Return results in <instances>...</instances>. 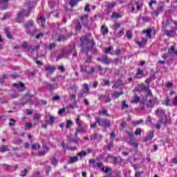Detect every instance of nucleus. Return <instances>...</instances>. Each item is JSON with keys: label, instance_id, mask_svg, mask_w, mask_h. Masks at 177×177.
<instances>
[{"label": "nucleus", "instance_id": "nucleus-37", "mask_svg": "<svg viewBox=\"0 0 177 177\" xmlns=\"http://www.w3.org/2000/svg\"><path fill=\"white\" fill-rule=\"evenodd\" d=\"M90 43L91 44V46L90 48H87L86 50V55H88V52H91V50L92 49V48H93V46H95V41H93V39L91 40Z\"/></svg>", "mask_w": 177, "mask_h": 177}, {"label": "nucleus", "instance_id": "nucleus-54", "mask_svg": "<svg viewBox=\"0 0 177 177\" xmlns=\"http://www.w3.org/2000/svg\"><path fill=\"white\" fill-rule=\"evenodd\" d=\"M127 37L128 38V39H131V38H132V31L131 30L127 31Z\"/></svg>", "mask_w": 177, "mask_h": 177}, {"label": "nucleus", "instance_id": "nucleus-50", "mask_svg": "<svg viewBox=\"0 0 177 177\" xmlns=\"http://www.w3.org/2000/svg\"><path fill=\"white\" fill-rule=\"evenodd\" d=\"M37 147L38 149H41V145L39 144H34L32 145V150H37Z\"/></svg>", "mask_w": 177, "mask_h": 177}, {"label": "nucleus", "instance_id": "nucleus-59", "mask_svg": "<svg viewBox=\"0 0 177 177\" xmlns=\"http://www.w3.org/2000/svg\"><path fill=\"white\" fill-rule=\"evenodd\" d=\"M9 17H10V14L9 13H6L4 14V15L3 16V18L1 20H6V19H9Z\"/></svg>", "mask_w": 177, "mask_h": 177}, {"label": "nucleus", "instance_id": "nucleus-29", "mask_svg": "<svg viewBox=\"0 0 177 177\" xmlns=\"http://www.w3.org/2000/svg\"><path fill=\"white\" fill-rule=\"evenodd\" d=\"M111 17V19H121V17H122V15L118 14V12H113Z\"/></svg>", "mask_w": 177, "mask_h": 177}, {"label": "nucleus", "instance_id": "nucleus-13", "mask_svg": "<svg viewBox=\"0 0 177 177\" xmlns=\"http://www.w3.org/2000/svg\"><path fill=\"white\" fill-rule=\"evenodd\" d=\"M23 48H26V49H28V50H31V52H34V50H36V49H39V46H28V44H27V43H24L23 44Z\"/></svg>", "mask_w": 177, "mask_h": 177}, {"label": "nucleus", "instance_id": "nucleus-48", "mask_svg": "<svg viewBox=\"0 0 177 177\" xmlns=\"http://www.w3.org/2000/svg\"><path fill=\"white\" fill-rule=\"evenodd\" d=\"M4 32H6V35L7 38L10 39V38H12V35L10 34V32H9V30H8V29H4Z\"/></svg>", "mask_w": 177, "mask_h": 177}, {"label": "nucleus", "instance_id": "nucleus-26", "mask_svg": "<svg viewBox=\"0 0 177 177\" xmlns=\"http://www.w3.org/2000/svg\"><path fill=\"white\" fill-rule=\"evenodd\" d=\"M101 32L103 35H106V34H109V28L106 27L105 25H102L101 27Z\"/></svg>", "mask_w": 177, "mask_h": 177}, {"label": "nucleus", "instance_id": "nucleus-51", "mask_svg": "<svg viewBox=\"0 0 177 177\" xmlns=\"http://www.w3.org/2000/svg\"><path fill=\"white\" fill-rule=\"evenodd\" d=\"M72 125H73V121L68 120L67 122H66V129H68L71 128Z\"/></svg>", "mask_w": 177, "mask_h": 177}, {"label": "nucleus", "instance_id": "nucleus-12", "mask_svg": "<svg viewBox=\"0 0 177 177\" xmlns=\"http://www.w3.org/2000/svg\"><path fill=\"white\" fill-rule=\"evenodd\" d=\"M88 19H89V16H88L86 14H84L80 17V20L83 26H88Z\"/></svg>", "mask_w": 177, "mask_h": 177}, {"label": "nucleus", "instance_id": "nucleus-33", "mask_svg": "<svg viewBox=\"0 0 177 177\" xmlns=\"http://www.w3.org/2000/svg\"><path fill=\"white\" fill-rule=\"evenodd\" d=\"M122 95H124V91H121V92L114 91L113 96H114L115 99H118V97H120V96H121Z\"/></svg>", "mask_w": 177, "mask_h": 177}, {"label": "nucleus", "instance_id": "nucleus-30", "mask_svg": "<svg viewBox=\"0 0 177 177\" xmlns=\"http://www.w3.org/2000/svg\"><path fill=\"white\" fill-rule=\"evenodd\" d=\"M53 122H55V117L52 115H50L49 120H46V123L48 125H53Z\"/></svg>", "mask_w": 177, "mask_h": 177}, {"label": "nucleus", "instance_id": "nucleus-39", "mask_svg": "<svg viewBox=\"0 0 177 177\" xmlns=\"http://www.w3.org/2000/svg\"><path fill=\"white\" fill-rule=\"evenodd\" d=\"M84 132H85L84 128L77 129L75 133V136H77L78 133H84Z\"/></svg>", "mask_w": 177, "mask_h": 177}, {"label": "nucleus", "instance_id": "nucleus-20", "mask_svg": "<svg viewBox=\"0 0 177 177\" xmlns=\"http://www.w3.org/2000/svg\"><path fill=\"white\" fill-rule=\"evenodd\" d=\"M12 86L17 88L19 92H21L23 91V82H19V84H13Z\"/></svg>", "mask_w": 177, "mask_h": 177}, {"label": "nucleus", "instance_id": "nucleus-56", "mask_svg": "<svg viewBox=\"0 0 177 177\" xmlns=\"http://www.w3.org/2000/svg\"><path fill=\"white\" fill-rule=\"evenodd\" d=\"M166 106H172L173 104L171 102V100L169 98H167L165 101Z\"/></svg>", "mask_w": 177, "mask_h": 177}, {"label": "nucleus", "instance_id": "nucleus-23", "mask_svg": "<svg viewBox=\"0 0 177 177\" xmlns=\"http://www.w3.org/2000/svg\"><path fill=\"white\" fill-rule=\"evenodd\" d=\"M165 35L167 37H175L176 35V32H175V30H167L165 32Z\"/></svg>", "mask_w": 177, "mask_h": 177}, {"label": "nucleus", "instance_id": "nucleus-46", "mask_svg": "<svg viewBox=\"0 0 177 177\" xmlns=\"http://www.w3.org/2000/svg\"><path fill=\"white\" fill-rule=\"evenodd\" d=\"M79 1H80V0H71L70 5L73 8V7L75 6V5H77Z\"/></svg>", "mask_w": 177, "mask_h": 177}, {"label": "nucleus", "instance_id": "nucleus-40", "mask_svg": "<svg viewBox=\"0 0 177 177\" xmlns=\"http://www.w3.org/2000/svg\"><path fill=\"white\" fill-rule=\"evenodd\" d=\"M99 114L100 115H106V117H109L110 115H109V113H107V110H106V109L99 111Z\"/></svg>", "mask_w": 177, "mask_h": 177}, {"label": "nucleus", "instance_id": "nucleus-32", "mask_svg": "<svg viewBox=\"0 0 177 177\" xmlns=\"http://www.w3.org/2000/svg\"><path fill=\"white\" fill-rule=\"evenodd\" d=\"M8 2H9V0H0V6H2L3 8H7Z\"/></svg>", "mask_w": 177, "mask_h": 177}, {"label": "nucleus", "instance_id": "nucleus-9", "mask_svg": "<svg viewBox=\"0 0 177 177\" xmlns=\"http://www.w3.org/2000/svg\"><path fill=\"white\" fill-rule=\"evenodd\" d=\"M99 100L104 102V103H110L111 102V98H110V95H100L99 96Z\"/></svg>", "mask_w": 177, "mask_h": 177}, {"label": "nucleus", "instance_id": "nucleus-31", "mask_svg": "<svg viewBox=\"0 0 177 177\" xmlns=\"http://www.w3.org/2000/svg\"><path fill=\"white\" fill-rule=\"evenodd\" d=\"M5 151H9V148L6 145L0 146V153H5Z\"/></svg>", "mask_w": 177, "mask_h": 177}, {"label": "nucleus", "instance_id": "nucleus-5", "mask_svg": "<svg viewBox=\"0 0 177 177\" xmlns=\"http://www.w3.org/2000/svg\"><path fill=\"white\" fill-rule=\"evenodd\" d=\"M80 67L81 73H85L86 74H88V75L93 74V73H95L94 68H91V71H86V68H87L86 66H84V64H80Z\"/></svg>", "mask_w": 177, "mask_h": 177}, {"label": "nucleus", "instance_id": "nucleus-10", "mask_svg": "<svg viewBox=\"0 0 177 177\" xmlns=\"http://www.w3.org/2000/svg\"><path fill=\"white\" fill-rule=\"evenodd\" d=\"M91 36L88 35L86 36H83L80 38L82 45H84V42L86 44H89L91 42Z\"/></svg>", "mask_w": 177, "mask_h": 177}, {"label": "nucleus", "instance_id": "nucleus-53", "mask_svg": "<svg viewBox=\"0 0 177 177\" xmlns=\"http://www.w3.org/2000/svg\"><path fill=\"white\" fill-rule=\"evenodd\" d=\"M51 164L52 165H57V159L56 158H53V159H51Z\"/></svg>", "mask_w": 177, "mask_h": 177}, {"label": "nucleus", "instance_id": "nucleus-4", "mask_svg": "<svg viewBox=\"0 0 177 177\" xmlns=\"http://www.w3.org/2000/svg\"><path fill=\"white\" fill-rule=\"evenodd\" d=\"M97 62H101V63H104V64H110L111 63V59H109L107 55H102L101 57L97 58Z\"/></svg>", "mask_w": 177, "mask_h": 177}, {"label": "nucleus", "instance_id": "nucleus-28", "mask_svg": "<svg viewBox=\"0 0 177 177\" xmlns=\"http://www.w3.org/2000/svg\"><path fill=\"white\" fill-rule=\"evenodd\" d=\"M153 138H154V132L151 131L149 133V135L144 139V142H147V140H151Z\"/></svg>", "mask_w": 177, "mask_h": 177}, {"label": "nucleus", "instance_id": "nucleus-18", "mask_svg": "<svg viewBox=\"0 0 177 177\" xmlns=\"http://www.w3.org/2000/svg\"><path fill=\"white\" fill-rule=\"evenodd\" d=\"M27 10H24V17H28L30 16V13L31 12V8H30V3H27L26 4Z\"/></svg>", "mask_w": 177, "mask_h": 177}, {"label": "nucleus", "instance_id": "nucleus-52", "mask_svg": "<svg viewBox=\"0 0 177 177\" xmlns=\"http://www.w3.org/2000/svg\"><path fill=\"white\" fill-rule=\"evenodd\" d=\"M134 133L136 136H140L142 135V129H137Z\"/></svg>", "mask_w": 177, "mask_h": 177}, {"label": "nucleus", "instance_id": "nucleus-42", "mask_svg": "<svg viewBox=\"0 0 177 177\" xmlns=\"http://www.w3.org/2000/svg\"><path fill=\"white\" fill-rule=\"evenodd\" d=\"M168 26H169V19L167 18L166 21L162 22V27L163 28H167Z\"/></svg>", "mask_w": 177, "mask_h": 177}, {"label": "nucleus", "instance_id": "nucleus-25", "mask_svg": "<svg viewBox=\"0 0 177 177\" xmlns=\"http://www.w3.org/2000/svg\"><path fill=\"white\" fill-rule=\"evenodd\" d=\"M140 102V97L138 94H134L131 103H139Z\"/></svg>", "mask_w": 177, "mask_h": 177}, {"label": "nucleus", "instance_id": "nucleus-14", "mask_svg": "<svg viewBox=\"0 0 177 177\" xmlns=\"http://www.w3.org/2000/svg\"><path fill=\"white\" fill-rule=\"evenodd\" d=\"M140 91H144V92H146V95L151 93V90H150V87L145 86V84H142L141 86H140Z\"/></svg>", "mask_w": 177, "mask_h": 177}, {"label": "nucleus", "instance_id": "nucleus-47", "mask_svg": "<svg viewBox=\"0 0 177 177\" xmlns=\"http://www.w3.org/2000/svg\"><path fill=\"white\" fill-rule=\"evenodd\" d=\"M111 50H113V46H109V47L105 48L104 53L107 55L108 53H110V52H111Z\"/></svg>", "mask_w": 177, "mask_h": 177}, {"label": "nucleus", "instance_id": "nucleus-62", "mask_svg": "<svg viewBox=\"0 0 177 177\" xmlns=\"http://www.w3.org/2000/svg\"><path fill=\"white\" fill-rule=\"evenodd\" d=\"M142 174H145V172L143 171H138V172L136 173L135 176L136 177H140V176H142Z\"/></svg>", "mask_w": 177, "mask_h": 177}, {"label": "nucleus", "instance_id": "nucleus-3", "mask_svg": "<svg viewBox=\"0 0 177 177\" xmlns=\"http://www.w3.org/2000/svg\"><path fill=\"white\" fill-rule=\"evenodd\" d=\"M95 122H97L102 128H110V120L107 119L95 118Z\"/></svg>", "mask_w": 177, "mask_h": 177}, {"label": "nucleus", "instance_id": "nucleus-61", "mask_svg": "<svg viewBox=\"0 0 177 177\" xmlns=\"http://www.w3.org/2000/svg\"><path fill=\"white\" fill-rule=\"evenodd\" d=\"M56 48V44L51 43L49 46L50 50H52L53 49H55Z\"/></svg>", "mask_w": 177, "mask_h": 177}, {"label": "nucleus", "instance_id": "nucleus-22", "mask_svg": "<svg viewBox=\"0 0 177 177\" xmlns=\"http://www.w3.org/2000/svg\"><path fill=\"white\" fill-rule=\"evenodd\" d=\"M140 124L142 125H143V124H144L143 119H140L139 120H136V121H133L132 122L133 127H138V125H140Z\"/></svg>", "mask_w": 177, "mask_h": 177}, {"label": "nucleus", "instance_id": "nucleus-49", "mask_svg": "<svg viewBox=\"0 0 177 177\" xmlns=\"http://www.w3.org/2000/svg\"><path fill=\"white\" fill-rule=\"evenodd\" d=\"M10 122L8 123L9 127H15L16 124V120L13 119H9Z\"/></svg>", "mask_w": 177, "mask_h": 177}, {"label": "nucleus", "instance_id": "nucleus-45", "mask_svg": "<svg viewBox=\"0 0 177 177\" xmlns=\"http://www.w3.org/2000/svg\"><path fill=\"white\" fill-rule=\"evenodd\" d=\"M129 107V105L127 104V101H122V110H125V109H128Z\"/></svg>", "mask_w": 177, "mask_h": 177}, {"label": "nucleus", "instance_id": "nucleus-21", "mask_svg": "<svg viewBox=\"0 0 177 177\" xmlns=\"http://www.w3.org/2000/svg\"><path fill=\"white\" fill-rule=\"evenodd\" d=\"M129 145H130V146H133L135 147L136 150L138 149V147L139 146V143L133 141V139H130V140L129 141Z\"/></svg>", "mask_w": 177, "mask_h": 177}, {"label": "nucleus", "instance_id": "nucleus-8", "mask_svg": "<svg viewBox=\"0 0 177 177\" xmlns=\"http://www.w3.org/2000/svg\"><path fill=\"white\" fill-rule=\"evenodd\" d=\"M83 86L84 88V90L79 93V97H80L81 99L82 97H84V96H85V94L89 93V86L88 85V84H84Z\"/></svg>", "mask_w": 177, "mask_h": 177}, {"label": "nucleus", "instance_id": "nucleus-43", "mask_svg": "<svg viewBox=\"0 0 177 177\" xmlns=\"http://www.w3.org/2000/svg\"><path fill=\"white\" fill-rule=\"evenodd\" d=\"M41 117H42V115H41V114L35 113L33 115V120H35V121H39V120H41Z\"/></svg>", "mask_w": 177, "mask_h": 177}, {"label": "nucleus", "instance_id": "nucleus-27", "mask_svg": "<svg viewBox=\"0 0 177 177\" xmlns=\"http://www.w3.org/2000/svg\"><path fill=\"white\" fill-rule=\"evenodd\" d=\"M68 38V37L64 36V35H59V37L57 38V41L58 42H62V41L63 42V41L67 40Z\"/></svg>", "mask_w": 177, "mask_h": 177}, {"label": "nucleus", "instance_id": "nucleus-60", "mask_svg": "<svg viewBox=\"0 0 177 177\" xmlns=\"http://www.w3.org/2000/svg\"><path fill=\"white\" fill-rule=\"evenodd\" d=\"M68 141L69 142H74L75 145L78 144V141L75 139L72 138L71 137H68Z\"/></svg>", "mask_w": 177, "mask_h": 177}, {"label": "nucleus", "instance_id": "nucleus-41", "mask_svg": "<svg viewBox=\"0 0 177 177\" xmlns=\"http://www.w3.org/2000/svg\"><path fill=\"white\" fill-rule=\"evenodd\" d=\"M104 147H106V149L110 151V150L114 147L113 142L108 143Z\"/></svg>", "mask_w": 177, "mask_h": 177}, {"label": "nucleus", "instance_id": "nucleus-44", "mask_svg": "<svg viewBox=\"0 0 177 177\" xmlns=\"http://www.w3.org/2000/svg\"><path fill=\"white\" fill-rule=\"evenodd\" d=\"M78 161V157L77 156H73L70 158V164H74V162Z\"/></svg>", "mask_w": 177, "mask_h": 177}, {"label": "nucleus", "instance_id": "nucleus-38", "mask_svg": "<svg viewBox=\"0 0 177 177\" xmlns=\"http://www.w3.org/2000/svg\"><path fill=\"white\" fill-rule=\"evenodd\" d=\"M32 128V122H26L25 123L24 129L27 131V129H31Z\"/></svg>", "mask_w": 177, "mask_h": 177}, {"label": "nucleus", "instance_id": "nucleus-35", "mask_svg": "<svg viewBox=\"0 0 177 177\" xmlns=\"http://www.w3.org/2000/svg\"><path fill=\"white\" fill-rule=\"evenodd\" d=\"M17 20H18L19 23H21V21L23 20V11L18 13Z\"/></svg>", "mask_w": 177, "mask_h": 177}, {"label": "nucleus", "instance_id": "nucleus-6", "mask_svg": "<svg viewBox=\"0 0 177 177\" xmlns=\"http://www.w3.org/2000/svg\"><path fill=\"white\" fill-rule=\"evenodd\" d=\"M160 3L162 5L158 6L157 9L153 12V14L156 17H158V15H161L164 10V1H161Z\"/></svg>", "mask_w": 177, "mask_h": 177}, {"label": "nucleus", "instance_id": "nucleus-64", "mask_svg": "<svg viewBox=\"0 0 177 177\" xmlns=\"http://www.w3.org/2000/svg\"><path fill=\"white\" fill-rule=\"evenodd\" d=\"M172 104L177 106V96H176L172 102Z\"/></svg>", "mask_w": 177, "mask_h": 177}, {"label": "nucleus", "instance_id": "nucleus-34", "mask_svg": "<svg viewBox=\"0 0 177 177\" xmlns=\"http://www.w3.org/2000/svg\"><path fill=\"white\" fill-rule=\"evenodd\" d=\"M142 77H143V71L141 70L140 68H138L136 77L137 78H142Z\"/></svg>", "mask_w": 177, "mask_h": 177}, {"label": "nucleus", "instance_id": "nucleus-24", "mask_svg": "<svg viewBox=\"0 0 177 177\" xmlns=\"http://www.w3.org/2000/svg\"><path fill=\"white\" fill-rule=\"evenodd\" d=\"M151 29L148 28L142 31L144 34H146L147 38H151Z\"/></svg>", "mask_w": 177, "mask_h": 177}, {"label": "nucleus", "instance_id": "nucleus-36", "mask_svg": "<svg viewBox=\"0 0 177 177\" xmlns=\"http://www.w3.org/2000/svg\"><path fill=\"white\" fill-rule=\"evenodd\" d=\"M117 5V3L115 1H113L111 3H109L108 5L106 6V8L108 9H113L115 6Z\"/></svg>", "mask_w": 177, "mask_h": 177}, {"label": "nucleus", "instance_id": "nucleus-7", "mask_svg": "<svg viewBox=\"0 0 177 177\" xmlns=\"http://www.w3.org/2000/svg\"><path fill=\"white\" fill-rule=\"evenodd\" d=\"M44 85L46 88H48L49 91H55V89H57L59 88V84H52L48 82H45Z\"/></svg>", "mask_w": 177, "mask_h": 177}, {"label": "nucleus", "instance_id": "nucleus-63", "mask_svg": "<svg viewBox=\"0 0 177 177\" xmlns=\"http://www.w3.org/2000/svg\"><path fill=\"white\" fill-rule=\"evenodd\" d=\"M38 20H41V23H46V19L44 17H39Z\"/></svg>", "mask_w": 177, "mask_h": 177}, {"label": "nucleus", "instance_id": "nucleus-2", "mask_svg": "<svg viewBox=\"0 0 177 177\" xmlns=\"http://www.w3.org/2000/svg\"><path fill=\"white\" fill-rule=\"evenodd\" d=\"M25 29L26 32L27 34H29L30 35H35L36 32H38L39 31L37 29V27L34 26V21H28L25 24Z\"/></svg>", "mask_w": 177, "mask_h": 177}, {"label": "nucleus", "instance_id": "nucleus-1", "mask_svg": "<svg viewBox=\"0 0 177 177\" xmlns=\"http://www.w3.org/2000/svg\"><path fill=\"white\" fill-rule=\"evenodd\" d=\"M156 102H157V98L153 96V93H149L146 95L145 100L141 101L140 103L142 106H147L148 109H153L156 104Z\"/></svg>", "mask_w": 177, "mask_h": 177}, {"label": "nucleus", "instance_id": "nucleus-11", "mask_svg": "<svg viewBox=\"0 0 177 177\" xmlns=\"http://www.w3.org/2000/svg\"><path fill=\"white\" fill-rule=\"evenodd\" d=\"M24 99L26 100V102H24V104H26V103H30V104H32V95L28 93L24 97Z\"/></svg>", "mask_w": 177, "mask_h": 177}, {"label": "nucleus", "instance_id": "nucleus-15", "mask_svg": "<svg viewBox=\"0 0 177 177\" xmlns=\"http://www.w3.org/2000/svg\"><path fill=\"white\" fill-rule=\"evenodd\" d=\"M155 114L157 117H164L165 116V111L161 109H158L155 111Z\"/></svg>", "mask_w": 177, "mask_h": 177}, {"label": "nucleus", "instance_id": "nucleus-58", "mask_svg": "<svg viewBox=\"0 0 177 177\" xmlns=\"http://www.w3.org/2000/svg\"><path fill=\"white\" fill-rule=\"evenodd\" d=\"M127 133L130 139H132L135 136L133 135V131H127Z\"/></svg>", "mask_w": 177, "mask_h": 177}, {"label": "nucleus", "instance_id": "nucleus-57", "mask_svg": "<svg viewBox=\"0 0 177 177\" xmlns=\"http://www.w3.org/2000/svg\"><path fill=\"white\" fill-rule=\"evenodd\" d=\"M175 52L176 51L175 50V47H174L173 46H171V48L168 50V53L171 54L175 53Z\"/></svg>", "mask_w": 177, "mask_h": 177}, {"label": "nucleus", "instance_id": "nucleus-55", "mask_svg": "<svg viewBox=\"0 0 177 177\" xmlns=\"http://www.w3.org/2000/svg\"><path fill=\"white\" fill-rule=\"evenodd\" d=\"M76 30H77V31H81V30H82V26H81V22H78V24L76 25Z\"/></svg>", "mask_w": 177, "mask_h": 177}, {"label": "nucleus", "instance_id": "nucleus-16", "mask_svg": "<svg viewBox=\"0 0 177 177\" xmlns=\"http://www.w3.org/2000/svg\"><path fill=\"white\" fill-rule=\"evenodd\" d=\"M158 124H164L165 125H167V124H168V120L167 119V115L159 117Z\"/></svg>", "mask_w": 177, "mask_h": 177}, {"label": "nucleus", "instance_id": "nucleus-19", "mask_svg": "<svg viewBox=\"0 0 177 177\" xmlns=\"http://www.w3.org/2000/svg\"><path fill=\"white\" fill-rule=\"evenodd\" d=\"M72 50H75V45H74V44L71 47L70 50L64 49L62 50V54H64V55H70V53H71Z\"/></svg>", "mask_w": 177, "mask_h": 177}, {"label": "nucleus", "instance_id": "nucleus-17", "mask_svg": "<svg viewBox=\"0 0 177 177\" xmlns=\"http://www.w3.org/2000/svg\"><path fill=\"white\" fill-rule=\"evenodd\" d=\"M56 71V68L53 66H47L45 67V71H48L50 74H53Z\"/></svg>", "mask_w": 177, "mask_h": 177}]
</instances>
